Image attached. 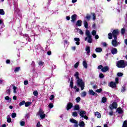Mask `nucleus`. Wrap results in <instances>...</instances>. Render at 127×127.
Masks as SVG:
<instances>
[{"label": "nucleus", "mask_w": 127, "mask_h": 127, "mask_svg": "<svg viewBox=\"0 0 127 127\" xmlns=\"http://www.w3.org/2000/svg\"><path fill=\"white\" fill-rule=\"evenodd\" d=\"M74 76L75 79H76V84L77 86H78V87H80L81 90L82 91V90H84V88H85V82L83 81V80L81 78L79 77V72L78 71L75 72Z\"/></svg>", "instance_id": "nucleus-1"}, {"label": "nucleus", "mask_w": 127, "mask_h": 127, "mask_svg": "<svg viewBox=\"0 0 127 127\" xmlns=\"http://www.w3.org/2000/svg\"><path fill=\"white\" fill-rule=\"evenodd\" d=\"M116 66L118 68H126L127 66V62L123 60L119 61L116 62Z\"/></svg>", "instance_id": "nucleus-2"}, {"label": "nucleus", "mask_w": 127, "mask_h": 127, "mask_svg": "<svg viewBox=\"0 0 127 127\" xmlns=\"http://www.w3.org/2000/svg\"><path fill=\"white\" fill-rule=\"evenodd\" d=\"M98 69H101L102 72L106 73L110 70V67L108 66L103 67L102 65H100L98 66Z\"/></svg>", "instance_id": "nucleus-3"}, {"label": "nucleus", "mask_w": 127, "mask_h": 127, "mask_svg": "<svg viewBox=\"0 0 127 127\" xmlns=\"http://www.w3.org/2000/svg\"><path fill=\"white\" fill-rule=\"evenodd\" d=\"M118 37H115L114 40L112 41V45L114 47H117L118 45H120L121 44V42H118Z\"/></svg>", "instance_id": "nucleus-4"}, {"label": "nucleus", "mask_w": 127, "mask_h": 127, "mask_svg": "<svg viewBox=\"0 0 127 127\" xmlns=\"http://www.w3.org/2000/svg\"><path fill=\"white\" fill-rule=\"evenodd\" d=\"M39 115L40 116L41 119H44V118H45V116H46V115L44 114V111L41 109H40L39 111Z\"/></svg>", "instance_id": "nucleus-5"}, {"label": "nucleus", "mask_w": 127, "mask_h": 127, "mask_svg": "<svg viewBox=\"0 0 127 127\" xmlns=\"http://www.w3.org/2000/svg\"><path fill=\"white\" fill-rule=\"evenodd\" d=\"M120 34V32H119V30H113L112 32V35L114 38H116V37H118L117 36L119 35Z\"/></svg>", "instance_id": "nucleus-6"}, {"label": "nucleus", "mask_w": 127, "mask_h": 127, "mask_svg": "<svg viewBox=\"0 0 127 127\" xmlns=\"http://www.w3.org/2000/svg\"><path fill=\"white\" fill-rule=\"evenodd\" d=\"M85 41H87L88 43H92L93 42V39L92 38V36H90L89 37H86L85 38Z\"/></svg>", "instance_id": "nucleus-7"}, {"label": "nucleus", "mask_w": 127, "mask_h": 127, "mask_svg": "<svg viewBox=\"0 0 127 127\" xmlns=\"http://www.w3.org/2000/svg\"><path fill=\"white\" fill-rule=\"evenodd\" d=\"M118 108V104L117 102H113L112 105H110L111 110H113V109H117Z\"/></svg>", "instance_id": "nucleus-8"}, {"label": "nucleus", "mask_w": 127, "mask_h": 127, "mask_svg": "<svg viewBox=\"0 0 127 127\" xmlns=\"http://www.w3.org/2000/svg\"><path fill=\"white\" fill-rule=\"evenodd\" d=\"M72 108H73V104L71 103V102H69L68 103H67V106L66 108L67 111H69V110H71Z\"/></svg>", "instance_id": "nucleus-9"}, {"label": "nucleus", "mask_w": 127, "mask_h": 127, "mask_svg": "<svg viewBox=\"0 0 127 127\" xmlns=\"http://www.w3.org/2000/svg\"><path fill=\"white\" fill-rule=\"evenodd\" d=\"M111 53L115 55V54H117L118 53V49L116 48H112L111 49Z\"/></svg>", "instance_id": "nucleus-10"}, {"label": "nucleus", "mask_w": 127, "mask_h": 127, "mask_svg": "<svg viewBox=\"0 0 127 127\" xmlns=\"http://www.w3.org/2000/svg\"><path fill=\"white\" fill-rule=\"evenodd\" d=\"M79 116H81L80 120H82V118L84 116H86V111H81L80 113H79Z\"/></svg>", "instance_id": "nucleus-11"}, {"label": "nucleus", "mask_w": 127, "mask_h": 127, "mask_svg": "<svg viewBox=\"0 0 127 127\" xmlns=\"http://www.w3.org/2000/svg\"><path fill=\"white\" fill-rule=\"evenodd\" d=\"M74 40L75 41V44H76V45H80V38H74Z\"/></svg>", "instance_id": "nucleus-12"}, {"label": "nucleus", "mask_w": 127, "mask_h": 127, "mask_svg": "<svg viewBox=\"0 0 127 127\" xmlns=\"http://www.w3.org/2000/svg\"><path fill=\"white\" fill-rule=\"evenodd\" d=\"M110 86L111 88H116V87H117V84L115 82L112 81L110 83Z\"/></svg>", "instance_id": "nucleus-13"}, {"label": "nucleus", "mask_w": 127, "mask_h": 127, "mask_svg": "<svg viewBox=\"0 0 127 127\" xmlns=\"http://www.w3.org/2000/svg\"><path fill=\"white\" fill-rule=\"evenodd\" d=\"M71 21L74 22L77 19V15L73 14L71 16Z\"/></svg>", "instance_id": "nucleus-14"}, {"label": "nucleus", "mask_w": 127, "mask_h": 127, "mask_svg": "<svg viewBox=\"0 0 127 127\" xmlns=\"http://www.w3.org/2000/svg\"><path fill=\"white\" fill-rule=\"evenodd\" d=\"M82 121V119H80L78 126H79L80 127H85V123H84L83 121Z\"/></svg>", "instance_id": "nucleus-15"}, {"label": "nucleus", "mask_w": 127, "mask_h": 127, "mask_svg": "<svg viewBox=\"0 0 127 127\" xmlns=\"http://www.w3.org/2000/svg\"><path fill=\"white\" fill-rule=\"evenodd\" d=\"M88 94L89 95H91V96H95V95H96V92H94L93 90L90 89L89 90Z\"/></svg>", "instance_id": "nucleus-16"}, {"label": "nucleus", "mask_w": 127, "mask_h": 127, "mask_svg": "<svg viewBox=\"0 0 127 127\" xmlns=\"http://www.w3.org/2000/svg\"><path fill=\"white\" fill-rule=\"evenodd\" d=\"M85 51H86V54H87V55H89V54H90V53L91 52L90 47H86L85 49Z\"/></svg>", "instance_id": "nucleus-17"}, {"label": "nucleus", "mask_w": 127, "mask_h": 127, "mask_svg": "<svg viewBox=\"0 0 127 127\" xmlns=\"http://www.w3.org/2000/svg\"><path fill=\"white\" fill-rule=\"evenodd\" d=\"M82 65L85 69H87L88 68V64H87V62L86 61H83L82 62Z\"/></svg>", "instance_id": "nucleus-18"}, {"label": "nucleus", "mask_w": 127, "mask_h": 127, "mask_svg": "<svg viewBox=\"0 0 127 127\" xmlns=\"http://www.w3.org/2000/svg\"><path fill=\"white\" fill-rule=\"evenodd\" d=\"M83 24L84 25V27L86 29H88V27H89V25L88 24V22L86 21V20H84L83 21Z\"/></svg>", "instance_id": "nucleus-19"}, {"label": "nucleus", "mask_w": 127, "mask_h": 127, "mask_svg": "<svg viewBox=\"0 0 127 127\" xmlns=\"http://www.w3.org/2000/svg\"><path fill=\"white\" fill-rule=\"evenodd\" d=\"M69 122L71 123L72 124H78V121H77L75 119H70L69 120Z\"/></svg>", "instance_id": "nucleus-20"}, {"label": "nucleus", "mask_w": 127, "mask_h": 127, "mask_svg": "<svg viewBox=\"0 0 127 127\" xmlns=\"http://www.w3.org/2000/svg\"><path fill=\"white\" fill-rule=\"evenodd\" d=\"M95 115L98 119H101V113H99V112H95Z\"/></svg>", "instance_id": "nucleus-21"}, {"label": "nucleus", "mask_w": 127, "mask_h": 127, "mask_svg": "<svg viewBox=\"0 0 127 127\" xmlns=\"http://www.w3.org/2000/svg\"><path fill=\"white\" fill-rule=\"evenodd\" d=\"M76 25L77 26H82V21L81 20H78L76 22Z\"/></svg>", "instance_id": "nucleus-22"}, {"label": "nucleus", "mask_w": 127, "mask_h": 127, "mask_svg": "<svg viewBox=\"0 0 127 127\" xmlns=\"http://www.w3.org/2000/svg\"><path fill=\"white\" fill-rule=\"evenodd\" d=\"M85 34L87 37L92 36V35H91V32H90V31H89V30H86Z\"/></svg>", "instance_id": "nucleus-23"}, {"label": "nucleus", "mask_w": 127, "mask_h": 127, "mask_svg": "<svg viewBox=\"0 0 127 127\" xmlns=\"http://www.w3.org/2000/svg\"><path fill=\"white\" fill-rule=\"evenodd\" d=\"M107 100H108V99H107V97H102V98L101 102H102V103H107Z\"/></svg>", "instance_id": "nucleus-24"}, {"label": "nucleus", "mask_w": 127, "mask_h": 127, "mask_svg": "<svg viewBox=\"0 0 127 127\" xmlns=\"http://www.w3.org/2000/svg\"><path fill=\"white\" fill-rule=\"evenodd\" d=\"M95 51L96 52H97V53L102 52L103 51V49L101 48H97L95 49Z\"/></svg>", "instance_id": "nucleus-25"}, {"label": "nucleus", "mask_w": 127, "mask_h": 127, "mask_svg": "<svg viewBox=\"0 0 127 127\" xmlns=\"http://www.w3.org/2000/svg\"><path fill=\"white\" fill-rule=\"evenodd\" d=\"M74 111H79L80 110V106L78 105H76L74 107Z\"/></svg>", "instance_id": "nucleus-26"}, {"label": "nucleus", "mask_w": 127, "mask_h": 127, "mask_svg": "<svg viewBox=\"0 0 127 127\" xmlns=\"http://www.w3.org/2000/svg\"><path fill=\"white\" fill-rule=\"evenodd\" d=\"M80 95H81V97H82L83 98H84V97H86L87 95V92H86V91H83L81 93Z\"/></svg>", "instance_id": "nucleus-27"}, {"label": "nucleus", "mask_w": 127, "mask_h": 127, "mask_svg": "<svg viewBox=\"0 0 127 127\" xmlns=\"http://www.w3.org/2000/svg\"><path fill=\"white\" fill-rule=\"evenodd\" d=\"M5 100L7 101L8 103H10L11 102V99H10L8 96L5 97Z\"/></svg>", "instance_id": "nucleus-28"}, {"label": "nucleus", "mask_w": 127, "mask_h": 127, "mask_svg": "<svg viewBox=\"0 0 127 127\" xmlns=\"http://www.w3.org/2000/svg\"><path fill=\"white\" fill-rule=\"evenodd\" d=\"M30 105H31V102H27L26 103L25 102V106L26 107V108H27V107H29Z\"/></svg>", "instance_id": "nucleus-29"}, {"label": "nucleus", "mask_w": 127, "mask_h": 127, "mask_svg": "<svg viewBox=\"0 0 127 127\" xmlns=\"http://www.w3.org/2000/svg\"><path fill=\"white\" fill-rule=\"evenodd\" d=\"M7 123L11 122V118H10V116L9 115L7 116Z\"/></svg>", "instance_id": "nucleus-30"}, {"label": "nucleus", "mask_w": 127, "mask_h": 127, "mask_svg": "<svg viewBox=\"0 0 127 127\" xmlns=\"http://www.w3.org/2000/svg\"><path fill=\"white\" fill-rule=\"evenodd\" d=\"M20 70V67H17L14 70L15 73H16V72H19Z\"/></svg>", "instance_id": "nucleus-31"}, {"label": "nucleus", "mask_w": 127, "mask_h": 127, "mask_svg": "<svg viewBox=\"0 0 127 127\" xmlns=\"http://www.w3.org/2000/svg\"><path fill=\"white\" fill-rule=\"evenodd\" d=\"M117 112L119 114H122L123 113V110L121 108H119L117 109Z\"/></svg>", "instance_id": "nucleus-32"}, {"label": "nucleus", "mask_w": 127, "mask_h": 127, "mask_svg": "<svg viewBox=\"0 0 127 127\" xmlns=\"http://www.w3.org/2000/svg\"><path fill=\"white\" fill-rule=\"evenodd\" d=\"M25 104V101L24 100H23L21 102L19 103V106L21 107V106H23V105Z\"/></svg>", "instance_id": "nucleus-33"}, {"label": "nucleus", "mask_w": 127, "mask_h": 127, "mask_svg": "<svg viewBox=\"0 0 127 127\" xmlns=\"http://www.w3.org/2000/svg\"><path fill=\"white\" fill-rule=\"evenodd\" d=\"M122 127H127V120L124 121Z\"/></svg>", "instance_id": "nucleus-34"}, {"label": "nucleus", "mask_w": 127, "mask_h": 127, "mask_svg": "<svg viewBox=\"0 0 127 127\" xmlns=\"http://www.w3.org/2000/svg\"><path fill=\"white\" fill-rule=\"evenodd\" d=\"M4 11H3V9H0V14H1V15H4Z\"/></svg>", "instance_id": "nucleus-35"}, {"label": "nucleus", "mask_w": 127, "mask_h": 127, "mask_svg": "<svg viewBox=\"0 0 127 127\" xmlns=\"http://www.w3.org/2000/svg\"><path fill=\"white\" fill-rule=\"evenodd\" d=\"M109 39H112L113 38V34L111 33L108 34Z\"/></svg>", "instance_id": "nucleus-36"}, {"label": "nucleus", "mask_w": 127, "mask_h": 127, "mask_svg": "<svg viewBox=\"0 0 127 127\" xmlns=\"http://www.w3.org/2000/svg\"><path fill=\"white\" fill-rule=\"evenodd\" d=\"M33 95L35 97H37V96H38V92H37V91H36V90L34 91L33 92Z\"/></svg>", "instance_id": "nucleus-37"}, {"label": "nucleus", "mask_w": 127, "mask_h": 127, "mask_svg": "<svg viewBox=\"0 0 127 127\" xmlns=\"http://www.w3.org/2000/svg\"><path fill=\"white\" fill-rule=\"evenodd\" d=\"M20 125L21 127H24V126H25V122H24V121H21L20 122Z\"/></svg>", "instance_id": "nucleus-38"}, {"label": "nucleus", "mask_w": 127, "mask_h": 127, "mask_svg": "<svg viewBox=\"0 0 127 127\" xmlns=\"http://www.w3.org/2000/svg\"><path fill=\"white\" fill-rule=\"evenodd\" d=\"M126 32V29H125V28H123L121 29V33L123 35L125 34V33Z\"/></svg>", "instance_id": "nucleus-39"}, {"label": "nucleus", "mask_w": 127, "mask_h": 127, "mask_svg": "<svg viewBox=\"0 0 127 127\" xmlns=\"http://www.w3.org/2000/svg\"><path fill=\"white\" fill-rule=\"evenodd\" d=\"M78 116V113L77 112H73L72 113V116L73 117H77Z\"/></svg>", "instance_id": "nucleus-40"}, {"label": "nucleus", "mask_w": 127, "mask_h": 127, "mask_svg": "<svg viewBox=\"0 0 127 127\" xmlns=\"http://www.w3.org/2000/svg\"><path fill=\"white\" fill-rule=\"evenodd\" d=\"M16 117V113H13L12 114H11V118L12 119H14V118H15Z\"/></svg>", "instance_id": "nucleus-41"}, {"label": "nucleus", "mask_w": 127, "mask_h": 127, "mask_svg": "<svg viewBox=\"0 0 127 127\" xmlns=\"http://www.w3.org/2000/svg\"><path fill=\"white\" fill-rule=\"evenodd\" d=\"M13 93H14L15 94H16V89H17V88L15 86H13Z\"/></svg>", "instance_id": "nucleus-42"}, {"label": "nucleus", "mask_w": 127, "mask_h": 127, "mask_svg": "<svg viewBox=\"0 0 127 127\" xmlns=\"http://www.w3.org/2000/svg\"><path fill=\"white\" fill-rule=\"evenodd\" d=\"M75 100H76L77 103H79L80 101H81V97H78L76 98Z\"/></svg>", "instance_id": "nucleus-43"}, {"label": "nucleus", "mask_w": 127, "mask_h": 127, "mask_svg": "<svg viewBox=\"0 0 127 127\" xmlns=\"http://www.w3.org/2000/svg\"><path fill=\"white\" fill-rule=\"evenodd\" d=\"M91 33L92 35L95 36L96 35V34H97V32L96 31V30H94L92 31Z\"/></svg>", "instance_id": "nucleus-44"}, {"label": "nucleus", "mask_w": 127, "mask_h": 127, "mask_svg": "<svg viewBox=\"0 0 127 127\" xmlns=\"http://www.w3.org/2000/svg\"><path fill=\"white\" fill-rule=\"evenodd\" d=\"M37 127H42V125L40 124V122H38L36 125Z\"/></svg>", "instance_id": "nucleus-45"}, {"label": "nucleus", "mask_w": 127, "mask_h": 127, "mask_svg": "<svg viewBox=\"0 0 127 127\" xmlns=\"http://www.w3.org/2000/svg\"><path fill=\"white\" fill-rule=\"evenodd\" d=\"M85 18L87 20H90V19H91V16L87 15L86 16Z\"/></svg>", "instance_id": "nucleus-46"}, {"label": "nucleus", "mask_w": 127, "mask_h": 127, "mask_svg": "<svg viewBox=\"0 0 127 127\" xmlns=\"http://www.w3.org/2000/svg\"><path fill=\"white\" fill-rule=\"evenodd\" d=\"M123 73H122V72H118V73H117V76H118V77H122V76H123Z\"/></svg>", "instance_id": "nucleus-47"}, {"label": "nucleus", "mask_w": 127, "mask_h": 127, "mask_svg": "<svg viewBox=\"0 0 127 127\" xmlns=\"http://www.w3.org/2000/svg\"><path fill=\"white\" fill-rule=\"evenodd\" d=\"M92 16H93L92 18H93V20H96V14H95L94 13H92Z\"/></svg>", "instance_id": "nucleus-48"}, {"label": "nucleus", "mask_w": 127, "mask_h": 127, "mask_svg": "<svg viewBox=\"0 0 127 127\" xmlns=\"http://www.w3.org/2000/svg\"><path fill=\"white\" fill-rule=\"evenodd\" d=\"M102 91V88L99 89H97L96 90V92H97V93H101Z\"/></svg>", "instance_id": "nucleus-49"}, {"label": "nucleus", "mask_w": 127, "mask_h": 127, "mask_svg": "<svg viewBox=\"0 0 127 127\" xmlns=\"http://www.w3.org/2000/svg\"><path fill=\"white\" fill-rule=\"evenodd\" d=\"M79 66V63H76L75 64H74V68H78V66Z\"/></svg>", "instance_id": "nucleus-50"}, {"label": "nucleus", "mask_w": 127, "mask_h": 127, "mask_svg": "<svg viewBox=\"0 0 127 127\" xmlns=\"http://www.w3.org/2000/svg\"><path fill=\"white\" fill-rule=\"evenodd\" d=\"M54 106H53V104L52 103H50L49 105V107L50 108V109H52V108H53Z\"/></svg>", "instance_id": "nucleus-51"}, {"label": "nucleus", "mask_w": 127, "mask_h": 127, "mask_svg": "<svg viewBox=\"0 0 127 127\" xmlns=\"http://www.w3.org/2000/svg\"><path fill=\"white\" fill-rule=\"evenodd\" d=\"M6 94H7L8 95H10V90L7 89L6 91Z\"/></svg>", "instance_id": "nucleus-52"}, {"label": "nucleus", "mask_w": 127, "mask_h": 127, "mask_svg": "<svg viewBox=\"0 0 127 127\" xmlns=\"http://www.w3.org/2000/svg\"><path fill=\"white\" fill-rule=\"evenodd\" d=\"M44 64V63L42 62H39V65L40 66H43V64Z\"/></svg>", "instance_id": "nucleus-53"}, {"label": "nucleus", "mask_w": 127, "mask_h": 127, "mask_svg": "<svg viewBox=\"0 0 127 127\" xmlns=\"http://www.w3.org/2000/svg\"><path fill=\"white\" fill-rule=\"evenodd\" d=\"M24 84L25 86L28 85V81H27V80H25V81H24Z\"/></svg>", "instance_id": "nucleus-54"}, {"label": "nucleus", "mask_w": 127, "mask_h": 127, "mask_svg": "<svg viewBox=\"0 0 127 127\" xmlns=\"http://www.w3.org/2000/svg\"><path fill=\"white\" fill-rule=\"evenodd\" d=\"M54 99V95H51L50 97V100L51 101H52V100H53Z\"/></svg>", "instance_id": "nucleus-55"}, {"label": "nucleus", "mask_w": 127, "mask_h": 127, "mask_svg": "<svg viewBox=\"0 0 127 127\" xmlns=\"http://www.w3.org/2000/svg\"><path fill=\"white\" fill-rule=\"evenodd\" d=\"M116 84H119V78L116 77L115 78Z\"/></svg>", "instance_id": "nucleus-56"}, {"label": "nucleus", "mask_w": 127, "mask_h": 127, "mask_svg": "<svg viewBox=\"0 0 127 127\" xmlns=\"http://www.w3.org/2000/svg\"><path fill=\"white\" fill-rule=\"evenodd\" d=\"M70 86L71 88H73V80L70 81Z\"/></svg>", "instance_id": "nucleus-57"}, {"label": "nucleus", "mask_w": 127, "mask_h": 127, "mask_svg": "<svg viewBox=\"0 0 127 127\" xmlns=\"http://www.w3.org/2000/svg\"><path fill=\"white\" fill-rule=\"evenodd\" d=\"M104 74L103 73H100L99 74V78H104Z\"/></svg>", "instance_id": "nucleus-58"}, {"label": "nucleus", "mask_w": 127, "mask_h": 127, "mask_svg": "<svg viewBox=\"0 0 127 127\" xmlns=\"http://www.w3.org/2000/svg\"><path fill=\"white\" fill-rule=\"evenodd\" d=\"M79 34H80L81 35H83V34H84V32H82V31L81 30H79Z\"/></svg>", "instance_id": "nucleus-59"}, {"label": "nucleus", "mask_w": 127, "mask_h": 127, "mask_svg": "<svg viewBox=\"0 0 127 127\" xmlns=\"http://www.w3.org/2000/svg\"><path fill=\"white\" fill-rule=\"evenodd\" d=\"M83 118H84V119H85V120H88V119H89L88 117H87V116H86V115H85L83 117H82V119H81V120H84V119H83Z\"/></svg>", "instance_id": "nucleus-60"}, {"label": "nucleus", "mask_w": 127, "mask_h": 127, "mask_svg": "<svg viewBox=\"0 0 127 127\" xmlns=\"http://www.w3.org/2000/svg\"><path fill=\"white\" fill-rule=\"evenodd\" d=\"M125 91H126V88L125 87H123L121 91L122 92V93H124Z\"/></svg>", "instance_id": "nucleus-61"}, {"label": "nucleus", "mask_w": 127, "mask_h": 127, "mask_svg": "<svg viewBox=\"0 0 127 127\" xmlns=\"http://www.w3.org/2000/svg\"><path fill=\"white\" fill-rule=\"evenodd\" d=\"M102 45H103L104 47H106L107 46V45H108L107 44V43H106V42H103V43H102Z\"/></svg>", "instance_id": "nucleus-62"}, {"label": "nucleus", "mask_w": 127, "mask_h": 127, "mask_svg": "<svg viewBox=\"0 0 127 127\" xmlns=\"http://www.w3.org/2000/svg\"><path fill=\"white\" fill-rule=\"evenodd\" d=\"M109 115L110 116H113V115H114V112H113V111H111L110 112H109Z\"/></svg>", "instance_id": "nucleus-63"}, {"label": "nucleus", "mask_w": 127, "mask_h": 127, "mask_svg": "<svg viewBox=\"0 0 127 127\" xmlns=\"http://www.w3.org/2000/svg\"><path fill=\"white\" fill-rule=\"evenodd\" d=\"M73 127H78V123H75L73 126Z\"/></svg>", "instance_id": "nucleus-64"}]
</instances>
